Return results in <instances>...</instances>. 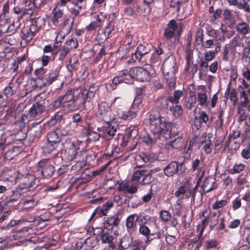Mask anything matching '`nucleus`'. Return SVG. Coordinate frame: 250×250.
Masks as SVG:
<instances>
[{"label": "nucleus", "instance_id": "a19ab883", "mask_svg": "<svg viewBox=\"0 0 250 250\" xmlns=\"http://www.w3.org/2000/svg\"><path fill=\"white\" fill-rule=\"evenodd\" d=\"M137 42L136 41L133 39V36L130 34L126 35L122 38L121 41V45L132 48H134Z\"/></svg>", "mask_w": 250, "mask_h": 250}, {"label": "nucleus", "instance_id": "9b49d317", "mask_svg": "<svg viewBox=\"0 0 250 250\" xmlns=\"http://www.w3.org/2000/svg\"><path fill=\"white\" fill-rule=\"evenodd\" d=\"M114 205V201L109 200L102 206L98 207L93 210L88 220V222H90L93 219H94L93 220L94 221L97 219L106 216L109 211L113 207Z\"/></svg>", "mask_w": 250, "mask_h": 250}, {"label": "nucleus", "instance_id": "774afa93", "mask_svg": "<svg viewBox=\"0 0 250 250\" xmlns=\"http://www.w3.org/2000/svg\"><path fill=\"white\" fill-rule=\"evenodd\" d=\"M159 217L163 221L167 222L170 220L171 215L167 210H162L159 213Z\"/></svg>", "mask_w": 250, "mask_h": 250}, {"label": "nucleus", "instance_id": "4c0bfd02", "mask_svg": "<svg viewBox=\"0 0 250 250\" xmlns=\"http://www.w3.org/2000/svg\"><path fill=\"white\" fill-rule=\"evenodd\" d=\"M137 112L138 111L136 110L133 109V108L131 107L128 111L121 113L118 112L117 114L119 117L124 119V120L130 121L136 118Z\"/></svg>", "mask_w": 250, "mask_h": 250}, {"label": "nucleus", "instance_id": "bf43d9fd", "mask_svg": "<svg viewBox=\"0 0 250 250\" xmlns=\"http://www.w3.org/2000/svg\"><path fill=\"white\" fill-rule=\"evenodd\" d=\"M196 102V97L194 92L190 93L188 102L186 104V107L188 110H191L195 106Z\"/></svg>", "mask_w": 250, "mask_h": 250}, {"label": "nucleus", "instance_id": "8fccbe9b", "mask_svg": "<svg viewBox=\"0 0 250 250\" xmlns=\"http://www.w3.org/2000/svg\"><path fill=\"white\" fill-rule=\"evenodd\" d=\"M189 186L186 185H181L178 188L177 190L175 191L174 193L175 196L179 198V199H182L185 195V198H186V194L189 190Z\"/></svg>", "mask_w": 250, "mask_h": 250}, {"label": "nucleus", "instance_id": "473e14b6", "mask_svg": "<svg viewBox=\"0 0 250 250\" xmlns=\"http://www.w3.org/2000/svg\"><path fill=\"white\" fill-rule=\"evenodd\" d=\"M195 121V126L197 129H200L201 128L202 124L204 123L207 125L209 121V116L204 111H201L199 112L198 117L196 116Z\"/></svg>", "mask_w": 250, "mask_h": 250}, {"label": "nucleus", "instance_id": "f3484780", "mask_svg": "<svg viewBox=\"0 0 250 250\" xmlns=\"http://www.w3.org/2000/svg\"><path fill=\"white\" fill-rule=\"evenodd\" d=\"M42 127L39 123H33L25 133L26 137H28L30 141L38 140L42 136Z\"/></svg>", "mask_w": 250, "mask_h": 250}, {"label": "nucleus", "instance_id": "dca6fc26", "mask_svg": "<svg viewBox=\"0 0 250 250\" xmlns=\"http://www.w3.org/2000/svg\"><path fill=\"white\" fill-rule=\"evenodd\" d=\"M14 119L15 115L12 107L6 105L0 106V123L11 124Z\"/></svg>", "mask_w": 250, "mask_h": 250}, {"label": "nucleus", "instance_id": "f257e3e1", "mask_svg": "<svg viewBox=\"0 0 250 250\" xmlns=\"http://www.w3.org/2000/svg\"><path fill=\"white\" fill-rule=\"evenodd\" d=\"M61 156L67 162L75 160L77 164L72 167V169L78 170L82 168L86 154L85 151L80 149L76 142L65 141L62 144Z\"/></svg>", "mask_w": 250, "mask_h": 250}, {"label": "nucleus", "instance_id": "bb28decb", "mask_svg": "<svg viewBox=\"0 0 250 250\" xmlns=\"http://www.w3.org/2000/svg\"><path fill=\"white\" fill-rule=\"evenodd\" d=\"M231 5L243 9L247 13H250V0H228Z\"/></svg>", "mask_w": 250, "mask_h": 250}, {"label": "nucleus", "instance_id": "393cba45", "mask_svg": "<svg viewBox=\"0 0 250 250\" xmlns=\"http://www.w3.org/2000/svg\"><path fill=\"white\" fill-rule=\"evenodd\" d=\"M184 143L185 139L183 138L176 137L172 141L166 142L164 144V148L167 150L178 149L183 146Z\"/></svg>", "mask_w": 250, "mask_h": 250}, {"label": "nucleus", "instance_id": "603ef678", "mask_svg": "<svg viewBox=\"0 0 250 250\" xmlns=\"http://www.w3.org/2000/svg\"><path fill=\"white\" fill-rule=\"evenodd\" d=\"M146 170V169H139L135 171L132 176L131 180L132 182H136L139 185V182L141 181V178H143Z\"/></svg>", "mask_w": 250, "mask_h": 250}, {"label": "nucleus", "instance_id": "69168bd1", "mask_svg": "<svg viewBox=\"0 0 250 250\" xmlns=\"http://www.w3.org/2000/svg\"><path fill=\"white\" fill-rule=\"evenodd\" d=\"M63 117V114L61 112H58L52 116L49 121V124L55 125L57 123H60Z\"/></svg>", "mask_w": 250, "mask_h": 250}, {"label": "nucleus", "instance_id": "37998d69", "mask_svg": "<svg viewBox=\"0 0 250 250\" xmlns=\"http://www.w3.org/2000/svg\"><path fill=\"white\" fill-rule=\"evenodd\" d=\"M238 89L240 91V98L242 100L239 103V106L246 107L250 102L248 95L242 86H239Z\"/></svg>", "mask_w": 250, "mask_h": 250}, {"label": "nucleus", "instance_id": "b1692460", "mask_svg": "<svg viewBox=\"0 0 250 250\" xmlns=\"http://www.w3.org/2000/svg\"><path fill=\"white\" fill-rule=\"evenodd\" d=\"M59 5L56 6L52 10L51 14L50 20L53 24L57 26L59 23L62 21L64 15L63 10L59 7Z\"/></svg>", "mask_w": 250, "mask_h": 250}, {"label": "nucleus", "instance_id": "4468645a", "mask_svg": "<svg viewBox=\"0 0 250 250\" xmlns=\"http://www.w3.org/2000/svg\"><path fill=\"white\" fill-rule=\"evenodd\" d=\"M133 79L141 82H149L151 80L150 72L142 67H134L131 68Z\"/></svg>", "mask_w": 250, "mask_h": 250}, {"label": "nucleus", "instance_id": "423d86ee", "mask_svg": "<svg viewBox=\"0 0 250 250\" xmlns=\"http://www.w3.org/2000/svg\"><path fill=\"white\" fill-rule=\"evenodd\" d=\"M45 111V107L39 102L34 104L27 113L22 114L20 118L14 123L21 130L24 128L26 124L33 120L37 116L41 115Z\"/></svg>", "mask_w": 250, "mask_h": 250}, {"label": "nucleus", "instance_id": "79ce46f5", "mask_svg": "<svg viewBox=\"0 0 250 250\" xmlns=\"http://www.w3.org/2000/svg\"><path fill=\"white\" fill-rule=\"evenodd\" d=\"M163 74L164 76V80L166 81L167 86L168 87L169 89H174L175 87L176 82L175 73Z\"/></svg>", "mask_w": 250, "mask_h": 250}, {"label": "nucleus", "instance_id": "c756f323", "mask_svg": "<svg viewBox=\"0 0 250 250\" xmlns=\"http://www.w3.org/2000/svg\"><path fill=\"white\" fill-rule=\"evenodd\" d=\"M184 95V91L181 90H175L173 95H170L165 100V107L168 108V102L172 104H177L179 103L180 99Z\"/></svg>", "mask_w": 250, "mask_h": 250}, {"label": "nucleus", "instance_id": "4be33fe9", "mask_svg": "<svg viewBox=\"0 0 250 250\" xmlns=\"http://www.w3.org/2000/svg\"><path fill=\"white\" fill-rule=\"evenodd\" d=\"M25 196H26V193L17 186L14 189L12 190V194L6 198V203L9 204L16 202L20 199H22Z\"/></svg>", "mask_w": 250, "mask_h": 250}, {"label": "nucleus", "instance_id": "a878e982", "mask_svg": "<svg viewBox=\"0 0 250 250\" xmlns=\"http://www.w3.org/2000/svg\"><path fill=\"white\" fill-rule=\"evenodd\" d=\"M163 74L175 73L178 70V66L175 60L165 61L162 65Z\"/></svg>", "mask_w": 250, "mask_h": 250}, {"label": "nucleus", "instance_id": "0e129e2a", "mask_svg": "<svg viewBox=\"0 0 250 250\" xmlns=\"http://www.w3.org/2000/svg\"><path fill=\"white\" fill-rule=\"evenodd\" d=\"M218 245L219 242L217 240L209 239L206 242L204 247L206 250H210L216 248Z\"/></svg>", "mask_w": 250, "mask_h": 250}, {"label": "nucleus", "instance_id": "f704fd0d", "mask_svg": "<svg viewBox=\"0 0 250 250\" xmlns=\"http://www.w3.org/2000/svg\"><path fill=\"white\" fill-rule=\"evenodd\" d=\"M59 145L45 140V142L42 146V150L44 154H48L57 150Z\"/></svg>", "mask_w": 250, "mask_h": 250}, {"label": "nucleus", "instance_id": "09e8293b", "mask_svg": "<svg viewBox=\"0 0 250 250\" xmlns=\"http://www.w3.org/2000/svg\"><path fill=\"white\" fill-rule=\"evenodd\" d=\"M197 138V137L196 136H194L190 139L188 148L185 153L184 157L185 159L187 160H189L190 159L191 154L193 151V148L195 146Z\"/></svg>", "mask_w": 250, "mask_h": 250}, {"label": "nucleus", "instance_id": "0eeeda50", "mask_svg": "<svg viewBox=\"0 0 250 250\" xmlns=\"http://www.w3.org/2000/svg\"><path fill=\"white\" fill-rule=\"evenodd\" d=\"M98 114L99 118L106 124L112 123L116 118L108 104L101 102L98 104Z\"/></svg>", "mask_w": 250, "mask_h": 250}, {"label": "nucleus", "instance_id": "49530a36", "mask_svg": "<svg viewBox=\"0 0 250 250\" xmlns=\"http://www.w3.org/2000/svg\"><path fill=\"white\" fill-rule=\"evenodd\" d=\"M140 159L145 163L152 162L154 161L156 158V154L150 152H142L139 155Z\"/></svg>", "mask_w": 250, "mask_h": 250}, {"label": "nucleus", "instance_id": "58836bf2", "mask_svg": "<svg viewBox=\"0 0 250 250\" xmlns=\"http://www.w3.org/2000/svg\"><path fill=\"white\" fill-rule=\"evenodd\" d=\"M163 233L164 230L162 229L153 232V233L150 232L149 235L146 237V240H145V244L148 245L154 240L161 239L163 238Z\"/></svg>", "mask_w": 250, "mask_h": 250}, {"label": "nucleus", "instance_id": "ea45409f", "mask_svg": "<svg viewBox=\"0 0 250 250\" xmlns=\"http://www.w3.org/2000/svg\"><path fill=\"white\" fill-rule=\"evenodd\" d=\"M207 35L215 41L224 42L226 40L225 36L221 34L220 32L216 29L211 28L207 30Z\"/></svg>", "mask_w": 250, "mask_h": 250}, {"label": "nucleus", "instance_id": "c9c22d12", "mask_svg": "<svg viewBox=\"0 0 250 250\" xmlns=\"http://www.w3.org/2000/svg\"><path fill=\"white\" fill-rule=\"evenodd\" d=\"M220 215L221 212L219 210L217 211H209V215L207 217L208 221L210 223L209 227L211 229H213L218 224Z\"/></svg>", "mask_w": 250, "mask_h": 250}, {"label": "nucleus", "instance_id": "a211bd4d", "mask_svg": "<svg viewBox=\"0 0 250 250\" xmlns=\"http://www.w3.org/2000/svg\"><path fill=\"white\" fill-rule=\"evenodd\" d=\"M223 16L224 21H228L229 26L230 27L234 26L236 23V19L239 20L241 19L239 12L234 11L233 13L231 10L228 9L224 10Z\"/></svg>", "mask_w": 250, "mask_h": 250}, {"label": "nucleus", "instance_id": "de8ad7c7", "mask_svg": "<svg viewBox=\"0 0 250 250\" xmlns=\"http://www.w3.org/2000/svg\"><path fill=\"white\" fill-rule=\"evenodd\" d=\"M69 52L75 50L78 46V42L77 39L71 38L67 39L63 43V45Z\"/></svg>", "mask_w": 250, "mask_h": 250}, {"label": "nucleus", "instance_id": "ddd939ff", "mask_svg": "<svg viewBox=\"0 0 250 250\" xmlns=\"http://www.w3.org/2000/svg\"><path fill=\"white\" fill-rule=\"evenodd\" d=\"M182 32V28H178V24L174 20H170L167 24L164 32V38L170 40L176 35L179 38Z\"/></svg>", "mask_w": 250, "mask_h": 250}, {"label": "nucleus", "instance_id": "13d9d810", "mask_svg": "<svg viewBox=\"0 0 250 250\" xmlns=\"http://www.w3.org/2000/svg\"><path fill=\"white\" fill-rule=\"evenodd\" d=\"M21 33L23 39L27 42H30L35 36V32L32 31L31 28L21 30Z\"/></svg>", "mask_w": 250, "mask_h": 250}, {"label": "nucleus", "instance_id": "4d7b16f0", "mask_svg": "<svg viewBox=\"0 0 250 250\" xmlns=\"http://www.w3.org/2000/svg\"><path fill=\"white\" fill-rule=\"evenodd\" d=\"M20 22L19 21V19L18 18L15 21H14L13 23H11L6 29V31H5V33H9L11 35V34H13L15 33L18 29V28L20 26Z\"/></svg>", "mask_w": 250, "mask_h": 250}, {"label": "nucleus", "instance_id": "7c9ffc66", "mask_svg": "<svg viewBox=\"0 0 250 250\" xmlns=\"http://www.w3.org/2000/svg\"><path fill=\"white\" fill-rule=\"evenodd\" d=\"M112 124H106V125L103 127L104 137L108 140H111L117 132V127Z\"/></svg>", "mask_w": 250, "mask_h": 250}, {"label": "nucleus", "instance_id": "e2e57ef3", "mask_svg": "<svg viewBox=\"0 0 250 250\" xmlns=\"http://www.w3.org/2000/svg\"><path fill=\"white\" fill-rule=\"evenodd\" d=\"M134 126H130L125 129V135L129 138L130 139L132 138H135L138 134V131L135 129Z\"/></svg>", "mask_w": 250, "mask_h": 250}, {"label": "nucleus", "instance_id": "338daca9", "mask_svg": "<svg viewBox=\"0 0 250 250\" xmlns=\"http://www.w3.org/2000/svg\"><path fill=\"white\" fill-rule=\"evenodd\" d=\"M87 140L89 142L97 141L98 140H99V139L100 138V135L98 133H97L96 132L92 131L90 129H88L87 130Z\"/></svg>", "mask_w": 250, "mask_h": 250}, {"label": "nucleus", "instance_id": "680f3d73", "mask_svg": "<svg viewBox=\"0 0 250 250\" xmlns=\"http://www.w3.org/2000/svg\"><path fill=\"white\" fill-rule=\"evenodd\" d=\"M245 165L243 164H235L233 167L229 170L230 174H235L239 173L245 169Z\"/></svg>", "mask_w": 250, "mask_h": 250}, {"label": "nucleus", "instance_id": "72a5a7b5", "mask_svg": "<svg viewBox=\"0 0 250 250\" xmlns=\"http://www.w3.org/2000/svg\"><path fill=\"white\" fill-rule=\"evenodd\" d=\"M46 140L59 145L62 141L58 128L48 131L45 137Z\"/></svg>", "mask_w": 250, "mask_h": 250}, {"label": "nucleus", "instance_id": "20e7f679", "mask_svg": "<svg viewBox=\"0 0 250 250\" xmlns=\"http://www.w3.org/2000/svg\"><path fill=\"white\" fill-rule=\"evenodd\" d=\"M80 92L78 88H71L68 90L63 95H61L63 108L71 111L79 108H84L80 96Z\"/></svg>", "mask_w": 250, "mask_h": 250}, {"label": "nucleus", "instance_id": "3c124183", "mask_svg": "<svg viewBox=\"0 0 250 250\" xmlns=\"http://www.w3.org/2000/svg\"><path fill=\"white\" fill-rule=\"evenodd\" d=\"M136 50L139 54L144 57L151 51V45L146 43H141L137 47Z\"/></svg>", "mask_w": 250, "mask_h": 250}, {"label": "nucleus", "instance_id": "cd10ccee", "mask_svg": "<svg viewBox=\"0 0 250 250\" xmlns=\"http://www.w3.org/2000/svg\"><path fill=\"white\" fill-rule=\"evenodd\" d=\"M138 216L136 213H133L128 215L125 220V227L128 232H134L137 230V225L135 217Z\"/></svg>", "mask_w": 250, "mask_h": 250}, {"label": "nucleus", "instance_id": "864d4df0", "mask_svg": "<svg viewBox=\"0 0 250 250\" xmlns=\"http://www.w3.org/2000/svg\"><path fill=\"white\" fill-rule=\"evenodd\" d=\"M154 179L153 177L152 174L148 172L147 170L146 171V173L144 175L143 178L139 182V185L140 186H146L151 184Z\"/></svg>", "mask_w": 250, "mask_h": 250}, {"label": "nucleus", "instance_id": "6e6d98bb", "mask_svg": "<svg viewBox=\"0 0 250 250\" xmlns=\"http://www.w3.org/2000/svg\"><path fill=\"white\" fill-rule=\"evenodd\" d=\"M14 138L15 136H14ZM15 138H13L12 141H10L11 143L10 145L11 146V149L14 150V153H15L16 156H17L18 154L21 152L23 150V144L21 142V139H18L20 141V142L19 143V145H16V143L14 142Z\"/></svg>", "mask_w": 250, "mask_h": 250}, {"label": "nucleus", "instance_id": "6ab92c4d", "mask_svg": "<svg viewBox=\"0 0 250 250\" xmlns=\"http://www.w3.org/2000/svg\"><path fill=\"white\" fill-rule=\"evenodd\" d=\"M121 218L117 215H111L106 218L104 222V228L113 231L115 228H118Z\"/></svg>", "mask_w": 250, "mask_h": 250}, {"label": "nucleus", "instance_id": "a18cd8bd", "mask_svg": "<svg viewBox=\"0 0 250 250\" xmlns=\"http://www.w3.org/2000/svg\"><path fill=\"white\" fill-rule=\"evenodd\" d=\"M236 30L239 34L245 35L250 33V26L246 22L242 21L237 24Z\"/></svg>", "mask_w": 250, "mask_h": 250}, {"label": "nucleus", "instance_id": "5701e85b", "mask_svg": "<svg viewBox=\"0 0 250 250\" xmlns=\"http://www.w3.org/2000/svg\"><path fill=\"white\" fill-rule=\"evenodd\" d=\"M10 12V2L6 1L3 5L2 11L0 14V25L6 24L10 22L11 16Z\"/></svg>", "mask_w": 250, "mask_h": 250}, {"label": "nucleus", "instance_id": "412c9836", "mask_svg": "<svg viewBox=\"0 0 250 250\" xmlns=\"http://www.w3.org/2000/svg\"><path fill=\"white\" fill-rule=\"evenodd\" d=\"M78 89L81 90L80 96L82 99V101L84 106L86 101L88 99H90L94 96L98 89L95 86L94 84H93L91 85L88 89H82V88H78Z\"/></svg>", "mask_w": 250, "mask_h": 250}, {"label": "nucleus", "instance_id": "aec40b11", "mask_svg": "<svg viewBox=\"0 0 250 250\" xmlns=\"http://www.w3.org/2000/svg\"><path fill=\"white\" fill-rule=\"evenodd\" d=\"M14 135H10L5 137V144L7 147L4 148L3 152L1 153V155L6 160L10 161L16 156L14 153V150L11 149V146L10 145L11 143L10 141H12Z\"/></svg>", "mask_w": 250, "mask_h": 250}, {"label": "nucleus", "instance_id": "c85d7f7f", "mask_svg": "<svg viewBox=\"0 0 250 250\" xmlns=\"http://www.w3.org/2000/svg\"><path fill=\"white\" fill-rule=\"evenodd\" d=\"M216 179L214 177L210 176L206 177L203 181L202 187L203 193H208L215 189L216 188L214 187Z\"/></svg>", "mask_w": 250, "mask_h": 250}, {"label": "nucleus", "instance_id": "f03ea898", "mask_svg": "<svg viewBox=\"0 0 250 250\" xmlns=\"http://www.w3.org/2000/svg\"><path fill=\"white\" fill-rule=\"evenodd\" d=\"M149 129L153 134L165 140L170 139V123L163 121L159 112L151 111L149 114Z\"/></svg>", "mask_w": 250, "mask_h": 250}, {"label": "nucleus", "instance_id": "5fc2aeb1", "mask_svg": "<svg viewBox=\"0 0 250 250\" xmlns=\"http://www.w3.org/2000/svg\"><path fill=\"white\" fill-rule=\"evenodd\" d=\"M62 99L59 96L56 99L54 100L51 104L48 106L49 110L54 111L56 109L62 107L63 108V104L62 103Z\"/></svg>", "mask_w": 250, "mask_h": 250}, {"label": "nucleus", "instance_id": "7ed1b4c3", "mask_svg": "<svg viewBox=\"0 0 250 250\" xmlns=\"http://www.w3.org/2000/svg\"><path fill=\"white\" fill-rule=\"evenodd\" d=\"M60 71V68L59 67L50 69L48 72L43 67L36 69L34 72L37 77L35 79L36 86L40 88L49 86L57 79Z\"/></svg>", "mask_w": 250, "mask_h": 250}, {"label": "nucleus", "instance_id": "9d476101", "mask_svg": "<svg viewBox=\"0 0 250 250\" xmlns=\"http://www.w3.org/2000/svg\"><path fill=\"white\" fill-rule=\"evenodd\" d=\"M97 236L96 237V240L97 241L101 240L102 244H108L110 248L114 249L115 245L113 242V231L100 227L97 228Z\"/></svg>", "mask_w": 250, "mask_h": 250}, {"label": "nucleus", "instance_id": "2f4dec72", "mask_svg": "<svg viewBox=\"0 0 250 250\" xmlns=\"http://www.w3.org/2000/svg\"><path fill=\"white\" fill-rule=\"evenodd\" d=\"M31 193L26 194V196L24 197L22 203V207L24 209H29L33 208L38 204V200L33 196H30Z\"/></svg>", "mask_w": 250, "mask_h": 250}, {"label": "nucleus", "instance_id": "e433bc0d", "mask_svg": "<svg viewBox=\"0 0 250 250\" xmlns=\"http://www.w3.org/2000/svg\"><path fill=\"white\" fill-rule=\"evenodd\" d=\"M230 89L231 84L229 83L225 91V96H226L227 97H228L229 96V99L231 101L232 104L233 105H236L238 101L236 90L234 88L232 89V90H230Z\"/></svg>", "mask_w": 250, "mask_h": 250}, {"label": "nucleus", "instance_id": "2eb2a0df", "mask_svg": "<svg viewBox=\"0 0 250 250\" xmlns=\"http://www.w3.org/2000/svg\"><path fill=\"white\" fill-rule=\"evenodd\" d=\"M131 72V69H125L118 71L117 75L112 79V83L117 85L121 83H130L133 79Z\"/></svg>", "mask_w": 250, "mask_h": 250}, {"label": "nucleus", "instance_id": "052dcab7", "mask_svg": "<svg viewBox=\"0 0 250 250\" xmlns=\"http://www.w3.org/2000/svg\"><path fill=\"white\" fill-rule=\"evenodd\" d=\"M187 1V0H171L170 7L175 8L177 12H179L181 9V6Z\"/></svg>", "mask_w": 250, "mask_h": 250}, {"label": "nucleus", "instance_id": "6e6552de", "mask_svg": "<svg viewBox=\"0 0 250 250\" xmlns=\"http://www.w3.org/2000/svg\"><path fill=\"white\" fill-rule=\"evenodd\" d=\"M185 171L184 164L176 161H171L163 168L164 174L167 177H171L175 175L179 176Z\"/></svg>", "mask_w": 250, "mask_h": 250}, {"label": "nucleus", "instance_id": "39448f33", "mask_svg": "<svg viewBox=\"0 0 250 250\" xmlns=\"http://www.w3.org/2000/svg\"><path fill=\"white\" fill-rule=\"evenodd\" d=\"M15 182L18 183L17 187L26 194L31 193V191L40 184L38 178L29 173H19Z\"/></svg>", "mask_w": 250, "mask_h": 250}, {"label": "nucleus", "instance_id": "f8f14e48", "mask_svg": "<svg viewBox=\"0 0 250 250\" xmlns=\"http://www.w3.org/2000/svg\"><path fill=\"white\" fill-rule=\"evenodd\" d=\"M38 172L41 173V176L43 178H50L55 172L54 166L50 163L49 160L47 159H42L38 164Z\"/></svg>", "mask_w": 250, "mask_h": 250}, {"label": "nucleus", "instance_id": "1a4fd4ad", "mask_svg": "<svg viewBox=\"0 0 250 250\" xmlns=\"http://www.w3.org/2000/svg\"><path fill=\"white\" fill-rule=\"evenodd\" d=\"M136 221H138L139 225V232L140 234L146 237L148 236L151 232L150 229L146 225L150 221L154 222L156 226L157 224V219L154 217L149 215L142 216L141 215L137 216Z\"/></svg>", "mask_w": 250, "mask_h": 250}, {"label": "nucleus", "instance_id": "c03bdc74", "mask_svg": "<svg viewBox=\"0 0 250 250\" xmlns=\"http://www.w3.org/2000/svg\"><path fill=\"white\" fill-rule=\"evenodd\" d=\"M133 238L128 235L124 236L120 240L119 245L120 250H124L129 248L133 243Z\"/></svg>", "mask_w": 250, "mask_h": 250}]
</instances>
